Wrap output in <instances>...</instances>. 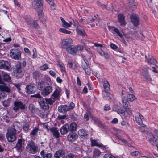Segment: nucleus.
<instances>
[{
	"instance_id": "nucleus-59",
	"label": "nucleus",
	"mask_w": 158,
	"mask_h": 158,
	"mask_svg": "<svg viewBox=\"0 0 158 158\" xmlns=\"http://www.w3.org/2000/svg\"><path fill=\"white\" fill-rule=\"evenodd\" d=\"M31 97L36 98H37L40 99H41V98H42L41 96L39 93L37 94H35L34 95H32L31 96Z\"/></svg>"
},
{
	"instance_id": "nucleus-23",
	"label": "nucleus",
	"mask_w": 158,
	"mask_h": 158,
	"mask_svg": "<svg viewBox=\"0 0 158 158\" xmlns=\"http://www.w3.org/2000/svg\"><path fill=\"white\" fill-rule=\"evenodd\" d=\"M58 110L60 112L64 113L70 111V109L66 105H61L59 106Z\"/></svg>"
},
{
	"instance_id": "nucleus-45",
	"label": "nucleus",
	"mask_w": 158,
	"mask_h": 158,
	"mask_svg": "<svg viewBox=\"0 0 158 158\" xmlns=\"http://www.w3.org/2000/svg\"><path fill=\"white\" fill-rule=\"evenodd\" d=\"M127 99L130 101L132 102L135 99H136L134 95L132 94H129L127 96Z\"/></svg>"
},
{
	"instance_id": "nucleus-7",
	"label": "nucleus",
	"mask_w": 158,
	"mask_h": 158,
	"mask_svg": "<svg viewBox=\"0 0 158 158\" xmlns=\"http://www.w3.org/2000/svg\"><path fill=\"white\" fill-rule=\"evenodd\" d=\"M25 19L27 24L31 27L36 29L38 28L39 27L37 23L35 21L32 20L30 17L25 18Z\"/></svg>"
},
{
	"instance_id": "nucleus-62",
	"label": "nucleus",
	"mask_w": 158,
	"mask_h": 158,
	"mask_svg": "<svg viewBox=\"0 0 158 158\" xmlns=\"http://www.w3.org/2000/svg\"><path fill=\"white\" fill-rule=\"evenodd\" d=\"M74 25L76 27L78 28L80 27L81 26L79 25L78 22L76 20H73Z\"/></svg>"
},
{
	"instance_id": "nucleus-53",
	"label": "nucleus",
	"mask_w": 158,
	"mask_h": 158,
	"mask_svg": "<svg viewBox=\"0 0 158 158\" xmlns=\"http://www.w3.org/2000/svg\"><path fill=\"white\" fill-rule=\"evenodd\" d=\"M139 154H140V153L139 151H137L132 152L130 153L131 156L132 157L135 156Z\"/></svg>"
},
{
	"instance_id": "nucleus-56",
	"label": "nucleus",
	"mask_w": 158,
	"mask_h": 158,
	"mask_svg": "<svg viewBox=\"0 0 158 158\" xmlns=\"http://www.w3.org/2000/svg\"><path fill=\"white\" fill-rule=\"evenodd\" d=\"M106 99L109 100L112 99L113 98V95L109 93H107L106 97Z\"/></svg>"
},
{
	"instance_id": "nucleus-28",
	"label": "nucleus",
	"mask_w": 158,
	"mask_h": 158,
	"mask_svg": "<svg viewBox=\"0 0 158 158\" xmlns=\"http://www.w3.org/2000/svg\"><path fill=\"white\" fill-rule=\"evenodd\" d=\"M6 137L8 141L10 142L15 141L16 139V135H14L12 134L6 133Z\"/></svg>"
},
{
	"instance_id": "nucleus-61",
	"label": "nucleus",
	"mask_w": 158,
	"mask_h": 158,
	"mask_svg": "<svg viewBox=\"0 0 158 158\" xmlns=\"http://www.w3.org/2000/svg\"><path fill=\"white\" fill-rule=\"evenodd\" d=\"M104 157V158H116L112 155L109 154H105Z\"/></svg>"
},
{
	"instance_id": "nucleus-35",
	"label": "nucleus",
	"mask_w": 158,
	"mask_h": 158,
	"mask_svg": "<svg viewBox=\"0 0 158 158\" xmlns=\"http://www.w3.org/2000/svg\"><path fill=\"white\" fill-rule=\"evenodd\" d=\"M103 87L105 90L109 91L110 89V85L106 79L103 80Z\"/></svg>"
},
{
	"instance_id": "nucleus-9",
	"label": "nucleus",
	"mask_w": 158,
	"mask_h": 158,
	"mask_svg": "<svg viewBox=\"0 0 158 158\" xmlns=\"http://www.w3.org/2000/svg\"><path fill=\"white\" fill-rule=\"evenodd\" d=\"M72 40L71 38L63 39L62 40L61 47L63 48L66 49L67 50V49L72 45Z\"/></svg>"
},
{
	"instance_id": "nucleus-29",
	"label": "nucleus",
	"mask_w": 158,
	"mask_h": 158,
	"mask_svg": "<svg viewBox=\"0 0 158 158\" xmlns=\"http://www.w3.org/2000/svg\"><path fill=\"white\" fill-rule=\"evenodd\" d=\"M69 130V126L68 124L63 125L60 129L61 134L64 135L67 133Z\"/></svg>"
},
{
	"instance_id": "nucleus-20",
	"label": "nucleus",
	"mask_w": 158,
	"mask_h": 158,
	"mask_svg": "<svg viewBox=\"0 0 158 158\" xmlns=\"http://www.w3.org/2000/svg\"><path fill=\"white\" fill-rule=\"evenodd\" d=\"M118 105H114L113 108V110L114 111H116L119 114H120L121 116L123 119H124L127 117H124L122 116V115L123 114H124L125 111L124 110L122 109H118Z\"/></svg>"
},
{
	"instance_id": "nucleus-57",
	"label": "nucleus",
	"mask_w": 158,
	"mask_h": 158,
	"mask_svg": "<svg viewBox=\"0 0 158 158\" xmlns=\"http://www.w3.org/2000/svg\"><path fill=\"white\" fill-rule=\"evenodd\" d=\"M84 62H83L82 63V67L83 68V69H86V68H87L88 67H89V65L87 64V62H86L85 60V59H84Z\"/></svg>"
},
{
	"instance_id": "nucleus-42",
	"label": "nucleus",
	"mask_w": 158,
	"mask_h": 158,
	"mask_svg": "<svg viewBox=\"0 0 158 158\" xmlns=\"http://www.w3.org/2000/svg\"><path fill=\"white\" fill-rule=\"evenodd\" d=\"M38 131V128L35 127L32 130L31 133H30V135H32L33 136H37V133Z\"/></svg>"
},
{
	"instance_id": "nucleus-54",
	"label": "nucleus",
	"mask_w": 158,
	"mask_h": 158,
	"mask_svg": "<svg viewBox=\"0 0 158 158\" xmlns=\"http://www.w3.org/2000/svg\"><path fill=\"white\" fill-rule=\"evenodd\" d=\"M141 126V127L140 128L141 131L143 133H144L145 134H148V133L147 131V128L144 127L145 126V125H144V126Z\"/></svg>"
},
{
	"instance_id": "nucleus-17",
	"label": "nucleus",
	"mask_w": 158,
	"mask_h": 158,
	"mask_svg": "<svg viewBox=\"0 0 158 158\" xmlns=\"http://www.w3.org/2000/svg\"><path fill=\"white\" fill-rule=\"evenodd\" d=\"M131 21L135 26L138 25L139 23V17L136 14L131 15H130Z\"/></svg>"
},
{
	"instance_id": "nucleus-52",
	"label": "nucleus",
	"mask_w": 158,
	"mask_h": 158,
	"mask_svg": "<svg viewBox=\"0 0 158 158\" xmlns=\"http://www.w3.org/2000/svg\"><path fill=\"white\" fill-rule=\"evenodd\" d=\"M50 10H55L56 7V5L55 4L54 2L50 4Z\"/></svg>"
},
{
	"instance_id": "nucleus-30",
	"label": "nucleus",
	"mask_w": 158,
	"mask_h": 158,
	"mask_svg": "<svg viewBox=\"0 0 158 158\" xmlns=\"http://www.w3.org/2000/svg\"><path fill=\"white\" fill-rule=\"evenodd\" d=\"M76 31L77 34L83 37L87 36V35L85 33V30L84 29H81V27L79 28H77L76 29Z\"/></svg>"
},
{
	"instance_id": "nucleus-40",
	"label": "nucleus",
	"mask_w": 158,
	"mask_h": 158,
	"mask_svg": "<svg viewBox=\"0 0 158 158\" xmlns=\"http://www.w3.org/2000/svg\"><path fill=\"white\" fill-rule=\"evenodd\" d=\"M77 125L75 123H71L69 127V130L70 131H75L77 128Z\"/></svg>"
},
{
	"instance_id": "nucleus-13",
	"label": "nucleus",
	"mask_w": 158,
	"mask_h": 158,
	"mask_svg": "<svg viewBox=\"0 0 158 158\" xmlns=\"http://www.w3.org/2000/svg\"><path fill=\"white\" fill-rule=\"evenodd\" d=\"M65 151L64 150L60 149L56 152L54 155V158H64Z\"/></svg>"
},
{
	"instance_id": "nucleus-1",
	"label": "nucleus",
	"mask_w": 158,
	"mask_h": 158,
	"mask_svg": "<svg viewBox=\"0 0 158 158\" xmlns=\"http://www.w3.org/2000/svg\"><path fill=\"white\" fill-rule=\"evenodd\" d=\"M122 105L124 107L123 109L125 111L122 116L124 117H127L131 113V106L130 105L127 99L125 96L123 97L121 99Z\"/></svg>"
},
{
	"instance_id": "nucleus-48",
	"label": "nucleus",
	"mask_w": 158,
	"mask_h": 158,
	"mask_svg": "<svg viewBox=\"0 0 158 158\" xmlns=\"http://www.w3.org/2000/svg\"><path fill=\"white\" fill-rule=\"evenodd\" d=\"M89 56L86 55L85 56V58L84 59H85V60L87 62V63L88 65H90V60H91V56L90 55H89Z\"/></svg>"
},
{
	"instance_id": "nucleus-44",
	"label": "nucleus",
	"mask_w": 158,
	"mask_h": 158,
	"mask_svg": "<svg viewBox=\"0 0 158 158\" xmlns=\"http://www.w3.org/2000/svg\"><path fill=\"white\" fill-rule=\"evenodd\" d=\"M114 33H116L118 34V35L120 36L122 40L123 41V42L125 43V40L124 39L123 37L122 34L119 32L118 29H116Z\"/></svg>"
},
{
	"instance_id": "nucleus-8",
	"label": "nucleus",
	"mask_w": 158,
	"mask_h": 158,
	"mask_svg": "<svg viewBox=\"0 0 158 158\" xmlns=\"http://www.w3.org/2000/svg\"><path fill=\"white\" fill-rule=\"evenodd\" d=\"M148 137L149 142L153 145H156L158 143V137L155 136L151 133H148Z\"/></svg>"
},
{
	"instance_id": "nucleus-50",
	"label": "nucleus",
	"mask_w": 158,
	"mask_h": 158,
	"mask_svg": "<svg viewBox=\"0 0 158 158\" xmlns=\"http://www.w3.org/2000/svg\"><path fill=\"white\" fill-rule=\"evenodd\" d=\"M48 64H45L43 65L40 66V69L42 71L46 70L47 69H48Z\"/></svg>"
},
{
	"instance_id": "nucleus-60",
	"label": "nucleus",
	"mask_w": 158,
	"mask_h": 158,
	"mask_svg": "<svg viewBox=\"0 0 158 158\" xmlns=\"http://www.w3.org/2000/svg\"><path fill=\"white\" fill-rule=\"evenodd\" d=\"M10 118V117L7 115H5L3 117V120H4L7 123L9 122Z\"/></svg>"
},
{
	"instance_id": "nucleus-27",
	"label": "nucleus",
	"mask_w": 158,
	"mask_h": 158,
	"mask_svg": "<svg viewBox=\"0 0 158 158\" xmlns=\"http://www.w3.org/2000/svg\"><path fill=\"white\" fill-rule=\"evenodd\" d=\"M61 91V89L60 88L56 89L52 94L53 97L55 99L59 98L60 96V93Z\"/></svg>"
},
{
	"instance_id": "nucleus-24",
	"label": "nucleus",
	"mask_w": 158,
	"mask_h": 158,
	"mask_svg": "<svg viewBox=\"0 0 158 158\" xmlns=\"http://www.w3.org/2000/svg\"><path fill=\"white\" fill-rule=\"evenodd\" d=\"M78 135L75 133L71 132L68 135V139L70 142H73L77 138Z\"/></svg>"
},
{
	"instance_id": "nucleus-31",
	"label": "nucleus",
	"mask_w": 158,
	"mask_h": 158,
	"mask_svg": "<svg viewBox=\"0 0 158 158\" xmlns=\"http://www.w3.org/2000/svg\"><path fill=\"white\" fill-rule=\"evenodd\" d=\"M40 154L43 158H51L52 157L51 153L45 152L44 150L41 152Z\"/></svg>"
},
{
	"instance_id": "nucleus-63",
	"label": "nucleus",
	"mask_w": 158,
	"mask_h": 158,
	"mask_svg": "<svg viewBox=\"0 0 158 158\" xmlns=\"http://www.w3.org/2000/svg\"><path fill=\"white\" fill-rule=\"evenodd\" d=\"M108 28L110 31L112 33H114L116 29V28H115L113 27H112L110 26H108Z\"/></svg>"
},
{
	"instance_id": "nucleus-5",
	"label": "nucleus",
	"mask_w": 158,
	"mask_h": 158,
	"mask_svg": "<svg viewBox=\"0 0 158 158\" xmlns=\"http://www.w3.org/2000/svg\"><path fill=\"white\" fill-rule=\"evenodd\" d=\"M21 130V128L16 124H14L11 127L8 129L7 133L15 135L16 134L19 133Z\"/></svg>"
},
{
	"instance_id": "nucleus-34",
	"label": "nucleus",
	"mask_w": 158,
	"mask_h": 158,
	"mask_svg": "<svg viewBox=\"0 0 158 158\" xmlns=\"http://www.w3.org/2000/svg\"><path fill=\"white\" fill-rule=\"evenodd\" d=\"M32 75L33 78L35 79L36 80L43 76V75L41 74V73L39 71L37 70L34 72L33 73Z\"/></svg>"
},
{
	"instance_id": "nucleus-11",
	"label": "nucleus",
	"mask_w": 158,
	"mask_h": 158,
	"mask_svg": "<svg viewBox=\"0 0 158 158\" xmlns=\"http://www.w3.org/2000/svg\"><path fill=\"white\" fill-rule=\"evenodd\" d=\"M32 7L33 8L37 9L43 7V6L42 0H34L32 2Z\"/></svg>"
},
{
	"instance_id": "nucleus-36",
	"label": "nucleus",
	"mask_w": 158,
	"mask_h": 158,
	"mask_svg": "<svg viewBox=\"0 0 158 158\" xmlns=\"http://www.w3.org/2000/svg\"><path fill=\"white\" fill-rule=\"evenodd\" d=\"M0 90L2 92H6L7 93H10L11 92V89L6 85H0Z\"/></svg>"
},
{
	"instance_id": "nucleus-16",
	"label": "nucleus",
	"mask_w": 158,
	"mask_h": 158,
	"mask_svg": "<svg viewBox=\"0 0 158 158\" xmlns=\"http://www.w3.org/2000/svg\"><path fill=\"white\" fill-rule=\"evenodd\" d=\"M24 143L22 139H18L15 148L18 151H22L24 149Z\"/></svg>"
},
{
	"instance_id": "nucleus-21",
	"label": "nucleus",
	"mask_w": 158,
	"mask_h": 158,
	"mask_svg": "<svg viewBox=\"0 0 158 158\" xmlns=\"http://www.w3.org/2000/svg\"><path fill=\"white\" fill-rule=\"evenodd\" d=\"M66 51L68 53L74 55H76L77 53L76 47L73 45L68 47Z\"/></svg>"
},
{
	"instance_id": "nucleus-18",
	"label": "nucleus",
	"mask_w": 158,
	"mask_h": 158,
	"mask_svg": "<svg viewBox=\"0 0 158 158\" xmlns=\"http://www.w3.org/2000/svg\"><path fill=\"white\" fill-rule=\"evenodd\" d=\"M26 90L29 94H34L36 91V87L33 84L28 85H26Z\"/></svg>"
},
{
	"instance_id": "nucleus-64",
	"label": "nucleus",
	"mask_w": 158,
	"mask_h": 158,
	"mask_svg": "<svg viewBox=\"0 0 158 158\" xmlns=\"http://www.w3.org/2000/svg\"><path fill=\"white\" fill-rule=\"evenodd\" d=\"M6 96V94L4 92L0 91V100L2 97H5Z\"/></svg>"
},
{
	"instance_id": "nucleus-46",
	"label": "nucleus",
	"mask_w": 158,
	"mask_h": 158,
	"mask_svg": "<svg viewBox=\"0 0 158 158\" xmlns=\"http://www.w3.org/2000/svg\"><path fill=\"white\" fill-rule=\"evenodd\" d=\"M97 5L100 7L102 8V9H107L106 6L103 4L101 2L98 1L97 2Z\"/></svg>"
},
{
	"instance_id": "nucleus-41",
	"label": "nucleus",
	"mask_w": 158,
	"mask_h": 158,
	"mask_svg": "<svg viewBox=\"0 0 158 158\" xmlns=\"http://www.w3.org/2000/svg\"><path fill=\"white\" fill-rule=\"evenodd\" d=\"M11 98H9L3 101V104L5 107H8L10 105L11 102Z\"/></svg>"
},
{
	"instance_id": "nucleus-22",
	"label": "nucleus",
	"mask_w": 158,
	"mask_h": 158,
	"mask_svg": "<svg viewBox=\"0 0 158 158\" xmlns=\"http://www.w3.org/2000/svg\"><path fill=\"white\" fill-rule=\"evenodd\" d=\"M139 116H136L135 119L136 122L140 126H144V124L142 123L143 120L144 119V117L139 112L138 113Z\"/></svg>"
},
{
	"instance_id": "nucleus-38",
	"label": "nucleus",
	"mask_w": 158,
	"mask_h": 158,
	"mask_svg": "<svg viewBox=\"0 0 158 158\" xmlns=\"http://www.w3.org/2000/svg\"><path fill=\"white\" fill-rule=\"evenodd\" d=\"M45 82L42 81H40L37 83V87L38 89L40 90H42L44 87Z\"/></svg>"
},
{
	"instance_id": "nucleus-25",
	"label": "nucleus",
	"mask_w": 158,
	"mask_h": 158,
	"mask_svg": "<svg viewBox=\"0 0 158 158\" xmlns=\"http://www.w3.org/2000/svg\"><path fill=\"white\" fill-rule=\"evenodd\" d=\"M50 130L51 133L56 138H58L59 137L60 134L57 128L52 127Z\"/></svg>"
},
{
	"instance_id": "nucleus-2",
	"label": "nucleus",
	"mask_w": 158,
	"mask_h": 158,
	"mask_svg": "<svg viewBox=\"0 0 158 158\" xmlns=\"http://www.w3.org/2000/svg\"><path fill=\"white\" fill-rule=\"evenodd\" d=\"M13 105V109L16 112L19 111V110H23L26 108L25 104L19 100L15 101L14 102Z\"/></svg>"
},
{
	"instance_id": "nucleus-55",
	"label": "nucleus",
	"mask_w": 158,
	"mask_h": 158,
	"mask_svg": "<svg viewBox=\"0 0 158 158\" xmlns=\"http://www.w3.org/2000/svg\"><path fill=\"white\" fill-rule=\"evenodd\" d=\"M84 70H85L86 73L88 75H90L91 73V70L89 66L86 69H84Z\"/></svg>"
},
{
	"instance_id": "nucleus-12",
	"label": "nucleus",
	"mask_w": 158,
	"mask_h": 158,
	"mask_svg": "<svg viewBox=\"0 0 158 158\" xmlns=\"http://www.w3.org/2000/svg\"><path fill=\"white\" fill-rule=\"evenodd\" d=\"M148 68L146 66L143 67L142 68L141 74L146 79L149 81H151V78L149 76L148 71Z\"/></svg>"
},
{
	"instance_id": "nucleus-26",
	"label": "nucleus",
	"mask_w": 158,
	"mask_h": 158,
	"mask_svg": "<svg viewBox=\"0 0 158 158\" xmlns=\"http://www.w3.org/2000/svg\"><path fill=\"white\" fill-rule=\"evenodd\" d=\"M118 20L120 23V25L122 26L125 25L126 23L124 20V16L122 14H120L118 15Z\"/></svg>"
},
{
	"instance_id": "nucleus-10",
	"label": "nucleus",
	"mask_w": 158,
	"mask_h": 158,
	"mask_svg": "<svg viewBox=\"0 0 158 158\" xmlns=\"http://www.w3.org/2000/svg\"><path fill=\"white\" fill-rule=\"evenodd\" d=\"M38 102L41 108L44 110H48L49 109V106L44 98H41L38 100Z\"/></svg>"
},
{
	"instance_id": "nucleus-39",
	"label": "nucleus",
	"mask_w": 158,
	"mask_h": 158,
	"mask_svg": "<svg viewBox=\"0 0 158 158\" xmlns=\"http://www.w3.org/2000/svg\"><path fill=\"white\" fill-rule=\"evenodd\" d=\"M98 52L101 56H103L105 58H108L109 57V56L107 53H105L101 49L98 50Z\"/></svg>"
},
{
	"instance_id": "nucleus-33",
	"label": "nucleus",
	"mask_w": 158,
	"mask_h": 158,
	"mask_svg": "<svg viewBox=\"0 0 158 158\" xmlns=\"http://www.w3.org/2000/svg\"><path fill=\"white\" fill-rule=\"evenodd\" d=\"M78 133L81 137H87L88 135L87 132L83 129H80L78 131Z\"/></svg>"
},
{
	"instance_id": "nucleus-14",
	"label": "nucleus",
	"mask_w": 158,
	"mask_h": 158,
	"mask_svg": "<svg viewBox=\"0 0 158 158\" xmlns=\"http://www.w3.org/2000/svg\"><path fill=\"white\" fill-rule=\"evenodd\" d=\"M10 67V65L7 61L2 60H0V69L8 70Z\"/></svg>"
},
{
	"instance_id": "nucleus-6",
	"label": "nucleus",
	"mask_w": 158,
	"mask_h": 158,
	"mask_svg": "<svg viewBox=\"0 0 158 158\" xmlns=\"http://www.w3.org/2000/svg\"><path fill=\"white\" fill-rule=\"evenodd\" d=\"M21 54L20 51L15 49H11L10 52V56L13 59L17 60L21 58Z\"/></svg>"
},
{
	"instance_id": "nucleus-49",
	"label": "nucleus",
	"mask_w": 158,
	"mask_h": 158,
	"mask_svg": "<svg viewBox=\"0 0 158 158\" xmlns=\"http://www.w3.org/2000/svg\"><path fill=\"white\" fill-rule=\"evenodd\" d=\"M72 24V23L71 22H69V23H68L65 21L64 23H63L62 26L65 28H67L70 27Z\"/></svg>"
},
{
	"instance_id": "nucleus-15",
	"label": "nucleus",
	"mask_w": 158,
	"mask_h": 158,
	"mask_svg": "<svg viewBox=\"0 0 158 158\" xmlns=\"http://www.w3.org/2000/svg\"><path fill=\"white\" fill-rule=\"evenodd\" d=\"M146 61L149 65H155L157 63L156 61L151 55L148 54L145 56Z\"/></svg>"
},
{
	"instance_id": "nucleus-4",
	"label": "nucleus",
	"mask_w": 158,
	"mask_h": 158,
	"mask_svg": "<svg viewBox=\"0 0 158 158\" xmlns=\"http://www.w3.org/2000/svg\"><path fill=\"white\" fill-rule=\"evenodd\" d=\"M38 147L34 142H31L29 143L26 146L27 150L29 152L35 154L38 151Z\"/></svg>"
},
{
	"instance_id": "nucleus-37",
	"label": "nucleus",
	"mask_w": 158,
	"mask_h": 158,
	"mask_svg": "<svg viewBox=\"0 0 158 158\" xmlns=\"http://www.w3.org/2000/svg\"><path fill=\"white\" fill-rule=\"evenodd\" d=\"M48 105H52L54 103L55 101V99L53 97L50 98H46L44 99Z\"/></svg>"
},
{
	"instance_id": "nucleus-58",
	"label": "nucleus",
	"mask_w": 158,
	"mask_h": 158,
	"mask_svg": "<svg viewBox=\"0 0 158 158\" xmlns=\"http://www.w3.org/2000/svg\"><path fill=\"white\" fill-rule=\"evenodd\" d=\"M94 153L95 155L98 156L101 154L100 151L98 149H95L94 151Z\"/></svg>"
},
{
	"instance_id": "nucleus-51",
	"label": "nucleus",
	"mask_w": 158,
	"mask_h": 158,
	"mask_svg": "<svg viewBox=\"0 0 158 158\" xmlns=\"http://www.w3.org/2000/svg\"><path fill=\"white\" fill-rule=\"evenodd\" d=\"M59 31L64 33L69 34L71 33V31H69L67 30L64 28H60L59 29Z\"/></svg>"
},
{
	"instance_id": "nucleus-3",
	"label": "nucleus",
	"mask_w": 158,
	"mask_h": 158,
	"mask_svg": "<svg viewBox=\"0 0 158 158\" xmlns=\"http://www.w3.org/2000/svg\"><path fill=\"white\" fill-rule=\"evenodd\" d=\"M14 69L13 72L14 74L18 78L23 77V69L21 66V63L19 62H17L15 64Z\"/></svg>"
},
{
	"instance_id": "nucleus-19",
	"label": "nucleus",
	"mask_w": 158,
	"mask_h": 158,
	"mask_svg": "<svg viewBox=\"0 0 158 158\" xmlns=\"http://www.w3.org/2000/svg\"><path fill=\"white\" fill-rule=\"evenodd\" d=\"M52 90V87L50 86L46 87L41 92V94L44 97H45L49 95Z\"/></svg>"
},
{
	"instance_id": "nucleus-43",
	"label": "nucleus",
	"mask_w": 158,
	"mask_h": 158,
	"mask_svg": "<svg viewBox=\"0 0 158 158\" xmlns=\"http://www.w3.org/2000/svg\"><path fill=\"white\" fill-rule=\"evenodd\" d=\"M91 145L92 146H97L99 147H101L102 146V145L98 143L96 140H95L91 139Z\"/></svg>"
},
{
	"instance_id": "nucleus-32",
	"label": "nucleus",
	"mask_w": 158,
	"mask_h": 158,
	"mask_svg": "<svg viewBox=\"0 0 158 158\" xmlns=\"http://www.w3.org/2000/svg\"><path fill=\"white\" fill-rule=\"evenodd\" d=\"M2 74L4 81L8 82H10V81L11 77L6 73L2 71Z\"/></svg>"
},
{
	"instance_id": "nucleus-47",
	"label": "nucleus",
	"mask_w": 158,
	"mask_h": 158,
	"mask_svg": "<svg viewBox=\"0 0 158 158\" xmlns=\"http://www.w3.org/2000/svg\"><path fill=\"white\" fill-rule=\"evenodd\" d=\"M29 128V124L28 123H27L23 125V128L24 130L26 132H28Z\"/></svg>"
}]
</instances>
